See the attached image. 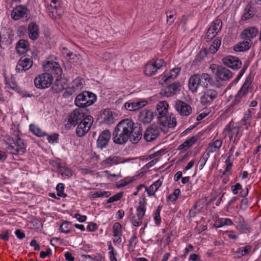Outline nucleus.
<instances>
[{
	"label": "nucleus",
	"mask_w": 261,
	"mask_h": 261,
	"mask_svg": "<svg viewBox=\"0 0 261 261\" xmlns=\"http://www.w3.org/2000/svg\"><path fill=\"white\" fill-rule=\"evenodd\" d=\"M108 249L109 250V256L110 260L118 261L116 258V256L117 255V252L112 246L111 242L109 243Z\"/></svg>",
	"instance_id": "nucleus-50"
},
{
	"label": "nucleus",
	"mask_w": 261,
	"mask_h": 261,
	"mask_svg": "<svg viewBox=\"0 0 261 261\" xmlns=\"http://www.w3.org/2000/svg\"><path fill=\"white\" fill-rule=\"evenodd\" d=\"M161 212V209L160 207H158V210H156V212L155 213L154 215V220L155 221V223L156 225H159L161 223V217L160 215Z\"/></svg>",
	"instance_id": "nucleus-61"
},
{
	"label": "nucleus",
	"mask_w": 261,
	"mask_h": 261,
	"mask_svg": "<svg viewBox=\"0 0 261 261\" xmlns=\"http://www.w3.org/2000/svg\"><path fill=\"white\" fill-rule=\"evenodd\" d=\"M252 44V42L250 39H245V40L241 42L236 45L234 47V50L236 51H244L248 50Z\"/></svg>",
	"instance_id": "nucleus-35"
},
{
	"label": "nucleus",
	"mask_w": 261,
	"mask_h": 261,
	"mask_svg": "<svg viewBox=\"0 0 261 261\" xmlns=\"http://www.w3.org/2000/svg\"><path fill=\"white\" fill-rule=\"evenodd\" d=\"M165 65L166 63L163 59H156L150 60L145 65L144 73L147 76L153 75L156 74Z\"/></svg>",
	"instance_id": "nucleus-8"
},
{
	"label": "nucleus",
	"mask_w": 261,
	"mask_h": 261,
	"mask_svg": "<svg viewBox=\"0 0 261 261\" xmlns=\"http://www.w3.org/2000/svg\"><path fill=\"white\" fill-rule=\"evenodd\" d=\"M71 228V224L68 221L63 222L60 225V229L62 232L68 233L70 232Z\"/></svg>",
	"instance_id": "nucleus-55"
},
{
	"label": "nucleus",
	"mask_w": 261,
	"mask_h": 261,
	"mask_svg": "<svg viewBox=\"0 0 261 261\" xmlns=\"http://www.w3.org/2000/svg\"><path fill=\"white\" fill-rule=\"evenodd\" d=\"M153 117V113L151 110L144 109L140 112L139 119L144 123H148L152 121Z\"/></svg>",
	"instance_id": "nucleus-29"
},
{
	"label": "nucleus",
	"mask_w": 261,
	"mask_h": 261,
	"mask_svg": "<svg viewBox=\"0 0 261 261\" xmlns=\"http://www.w3.org/2000/svg\"><path fill=\"white\" fill-rule=\"evenodd\" d=\"M58 138L59 134L57 133L48 135L47 137L48 142L52 144L57 143Z\"/></svg>",
	"instance_id": "nucleus-59"
},
{
	"label": "nucleus",
	"mask_w": 261,
	"mask_h": 261,
	"mask_svg": "<svg viewBox=\"0 0 261 261\" xmlns=\"http://www.w3.org/2000/svg\"><path fill=\"white\" fill-rule=\"evenodd\" d=\"M111 134L109 130L106 129L102 131L99 135L97 141V146L101 149L105 148L111 138Z\"/></svg>",
	"instance_id": "nucleus-21"
},
{
	"label": "nucleus",
	"mask_w": 261,
	"mask_h": 261,
	"mask_svg": "<svg viewBox=\"0 0 261 261\" xmlns=\"http://www.w3.org/2000/svg\"><path fill=\"white\" fill-rule=\"evenodd\" d=\"M84 85L83 80L80 77L75 79L71 83V90L73 92L81 90Z\"/></svg>",
	"instance_id": "nucleus-39"
},
{
	"label": "nucleus",
	"mask_w": 261,
	"mask_h": 261,
	"mask_svg": "<svg viewBox=\"0 0 261 261\" xmlns=\"http://www.w3.org/2000/svg\"><path fill=\"white\" fill-rule=\"evenodd\" d=\"M64 185L62 183H59L56 187V190L57 192V195L59 197L65 198L67 195L64 193Z\"/></svg>",
	"instance_id": "nucleus-53"
},
{
	"label": "nucleus",
	"mask_w": 261,
	"mask_h": 261,
	"mask_svg": "<svg viewBox=\"0 0 261 261\" xmlns=\"http://www.w3.org/2000/svg\"><path fill=\"white\" fill-rule=\"evenodd\" d=\"M28 34L29 37L32 40H36L39 36V27L34 22H31L28 25Z\"/></svg>",
	"instance_id": "nucleus-33"
},
{
	"label": "nucleus",
	"mask_w": 261,
	"mask_h": 261,
	"mask_svg": "<svg viewBox=\"0 0 261 261\" xmlns=\"http://www.w3.org/2000/svg\"><path fill=\"white\" fill-rule=\"evenodd\" d=\"M96 100V96L91 92L84 91L77 95L75 99V105L80 108H86L92 105Z\"/></svg>",
	"instance_id": "nucleus-7"
},
{
	"label": "nucleus",
	"mask_w": 261,
	"mask_h": 261,
	"mask_svg": "<svg viewBox=\"0 0 261 261\" xmlns=\"http://www.w3.org/2000/svg\"><path fill=\"white\" fill-rule=\"evenodd\" d=\"M87 115L84 111L80 109H76L72 111L68 116V123L70 125L75 126L79 122H81Z\"/></svg>",
	"instance_id": "nucleus-13"
},
{
	"label": "nucleus",
	"mask_w": 261,
	"mask_h": 261,
	"mask_svg": "<svg viewBox=\"0 0 261 261\" xmlns=\"http://www.w3.org/2000/svg\"><path fill=\"white\" fill-rule=\"evenodd\" d=\"M48 8V14L52 18L57 19L61 15L62 9L58 8V0H44Z\"/></svg>",
	"instance_id": "nucleus-11"
},
{
	"label": "nucleus",
	"mask_w": 261,
	"mask_h": 261,
	"mask_svg": "<svg viewBox=\"0 0 261 261\" xmlns=\"http://www.w3.org/2000/svg\"><path fill=\"white\" fill-rule=\"evenodd\" d=\"M80 55H77L71 53L70 56L68 57L66 59L71 63H77L80 61Z\"/></svg>",
	"instance_id": "nucleus-58"
},
{
	"label": "nucleus",
	"mask_w": 261,
	"mask_h": 261,
	"mask_svg": "<svg viewBox=\"0 0 261 261\" xmlns=\"http://www.w3.org/2000/svg\"><path fill=\"white\" fill-rule=\"evenodd\" d=\"M113 235L122 236V226L119 222H115L112 227Z\"/></svg>",
	"instance_id": "nucleus-51"
},
{
	"label": "nucleus",
	"mask_w": 261,
	"mask_h": 261,
	"mask_svg": "<svg viewBox=\"0 0 261 261\" xmlns=\"http://www.w3.org/2000/svg\"><path fill=\"white\" fill-rule=\"evenodd\" d=\"M54 79L49 73H41L37 76L34 80L35 86L40 89L48 88L53 83Z\"/></svg>",
	"instance_id": "nucleus-9"
},
{
	"label": "nucleus",
	"mask_w": 261,
	"mask_h": 261,
	"mask_svg": "<svg viewBox=\"0 0 261 261\" xmlns=\"http://www.w3.org/2000/svg\"><path fill=\"white\" fill-rule=\"evenodd\" d=\"M142 138V132L140 127L133 126V132L129 138L133 144H137Z\"/></svg>",
	"instance_id": "nucleus-38"
},
{
	"label": "nucleus",
	"mask_w": 261,
	"mask_h": 261,
	"mask_svg": "<svg viewBox=\"0 0 261 261\" xmlns=\"http://www.w3.org/2000/svg\"><path fill=\"white\" fill-rule=\"evenodd\" d=\"M169 105L166 101H159L157 105L156 109L158 112L159 116H167L168 111Z\"/></svg>",
	"instance_id": "nucleus-36"
},
{
	"label": "nucleus",
	"mask_w": 261,
	"mask_h": 261,
	"mask_svg": "<svg viewBox=\"0 0 261 261\" xmlns=\"http://www.w3.org/2000/svg\"><path fill=\"white\" fill-rule=\"evenodd\" d=\"M254 15V10L252 5L250 4H248L244 10L243 15V19L246 20L252 17Z\"/></svg>",
	"instance_id": "nucleus-47"
},
{
	"label": "nucleus",
	"mask_w": 261,
	"mask_h": 261,
	"mask_svg": "<svg viewBox=\"0 0 261 261\" xmlns=\"http://www.w3.org/2000/svg\"><path fill=\"white\" fill-rule=\"evenodd\" d=\"M58 172L65 178H68L72 176L71 169L63 164L60 166Z\"/></svg>",
	"instance_id": "nucleus-44"
},
{
	"label": "nucleus",
	"mask_w": 261,
	"mask_h": 261,
	"mask_svg": "<svg viewBox=\"0 0 261 261\" xmlns=\"http://www.w3.org/2000/svg\"><path fill=\"white\" fill-rule=\"evenodd\" d=\"M123 196V192H119L114 196L110 197L107 200V203H111L115 201H117L119 200Z\"/></svg>",
	"instance_id": "nucleus-56"
},
{
	"label": "nucleus",
	"mask_w": 261,
	"mask_h": 261,
	"mask_svg": "<svg viewBox=\"0 0 261 261\" xmlns=\"http://www.w3.org/2000/svg\"><path fill=\"white\" fill-rule=\"evenodd\" d=\"M29 48V42L25 40H20L17 43L16 49L19 54H25Z\"/></svg>",
	"instance_id": "nucleus-37"
},
{
	"label": "nucleus",
	"mask_w": 261,
	"mask_h": 261,
	"mask_svg": "<svg viewBox=\"0 0 261 261\" xmlns=\"http://www.w3.org/2000/svg\"><path fill=\"white\" fill-rule=\"evenodd\" d=\"M217 92L212 89H208L205 91L200 97V102L203 105H210L216 98Z\"/></svg>",
	"instance_id": "nucleus-20"
},
{
	"label": "nucleus",
	"mask_w": 261,
	"mask_h": 261,
	"mask_svg": "<svg viewBox=\"0 0 261 261\" xmlns=\"http://www.w3.org/2000/svg\"><path fill=\"white\" fill-rule=\"evenodd\" d=\"M252 120L251 111L248 110V111L244 114L243 117L240 121V123L242 125H246V129L248 127L250 126Z\"/></svg>",
	"instance_id": "nucleus-41"
},
{
	"label": "nucleus",
	"mask_w": 261,
	"mask_h": 261,
	"mask_svg": "<svg viewBox=\"0 0 261 261\" xmlns=\"http://www.w3.org/2000/svg\"><path fill=\"white\" fill-rule=\"evenodd\" d=\"M236 228L241 233H245L250 232L252 230L250 225L245 222L241 224V225H238L236 226Z\"/></svg>",
	"instance_id": "nucleus-48"
},
{
	"label": "nucleus",
	"mask_w": 261,
	"mask_h": 261,
	"mask_svg": "<svg viewBox=\"0 0 261 261\" xmlns=\"http://www.w3.org/2000/svg\"><path fill=\"white\" fill-rule=\"evenodd\" d=\"M44 71L52 72L55 74L60 76L62 72V69L57 62L53 60H47L44 62L42 65Z\"/></svg>",
	"instance_id": "nucleus-14"
},
{
	"label": "nucleus",
	"mask_w": 261,
	"mask_h": 261,
	"mask_svg": "<svg viewBox=\"0 0 261 261\" xmlns=\"http://www.w3.org/2000/svg\"><path fill=\"white\" fill-rule=\"evenodd\" d=\"M146 201L145 197L140 199L136 207V215L130 218V222L134 226L139 227L143 223V219L146 213Z\"/></svg>",
	"instance_id": "nucleus-4"
},
{
	"label": "nucleus",
	"mask_w": 261,
	"mask_h": 261,
	"mask_svg": "<svg viewBox=\"0 0 261 261\" xmlns=\"http://www.w3.org/2000/svg\"><path fill=\"white\" fill-rule=\"evenodd\" d=\"M242 188V185L240 183H237L236 185L232 186L231 187L232 192L233 194L236 195L238 193L239 191Z\"/></svg>",
	"instance_id": "nucleus-62"
},
{
	"label": "nucleus",
	"mask_w": 261,
	"mask_h": 261,
	"mask_svg": "<svg viewBox=\"0 0 261 261\" xmlns=\"http://www.w3.org/2000/svg\"><path fill=\"white\" fill-rule=\"evenodd\" d=\"M222 62L225 65L233 69H238L242 65V62L238 58L231 55L224 57L222 59Z\"/></svg>",
	"instance_id": "nucleus-16"
},
{
	"label": "nucleus",
	"mask_w": 261,
	"mask_h": 261,
	"mask_svg": "<svg viewBox=\"0 0 261 261\" xmlns=\"http://www.w3.org/2000/svg\"><path fill=\"white\" fill-rule=\"evenodd\" d=\"M209 157L210 154H208V153L207 152L203 153L202 155L201 156L198 161V163L199 164V168L200 170L203 169Z\"/></svg>",
	"instance_id": "nucleus-52"
},
{
	"label": "nucleus",
	"mask_w": 261,
	"mask_h": 261,
	"mask_svg": "<svg viewBox=\"0 0 261 261\" xmlns=\"http://www.w3.org/2000/svg\"><path fill=\"white\" fill-rule=\"evenodd\" d=\"M251 78L250 77H247L242 87L236 95L235 98L231 103L232 106L238 104L241 99L242 97L245 96L248 94L249 90L251 88Z\"/></svg>",
	"instance_id": "nucleus-12"
},
{
	"label": "nucleus",
	"mask_w": 261,
	"mask_h": 261,
	"mask_svg": "<svg viewBox=\"0 0 261 261\" xmlns=\"http://www.w3.org/2000/svg\"><path fill=\"white\" fill-rule=\"evenodd\" d=\"M198 140V137L197 136L191 137L178 146V150L180 151H186L193 146L197 142Z\"/></svg>",
	"instance_id": "nucleus-30"
},
{
	"label": "nucleus",
	"mask_w": 261,
	"mask_h": 261,
	"mask_svg": "<svg viewBox=\"0 0 261 261\" xmlns=\"http://www.w3.org/2000/svg\"><path fill=\"white\" fill-rule=\"evenodd\" d=\"M134 125V122L130 119H125L119 122L113 133L114 143L117 144L125 143L131 136Z\"/></svg>",
	"instance_id": "nucleus-2"
},
{
	"label": "nucleus",
	"mask_w": 261,
	"mask_h": 261,
	"mask_svg": "<svg viewBox=\"0 0 261 261\" xmlns=\"http://www.w3.org/2000/svg\"><path fill=\"white\" fill-rule=\"evenodd\" d=\"M126 162V160L120 156L111 155L104 160L103 162L107 167H111L113 165L122 164Z\"/></svg>",
	"instance_id": "nucleus-27"
},
{
	"label": "nucleus",
	"mask_w": 261,
	"mask_h": 261,
	"mask_svg": "<svg viewBox=\"0 0 261 261\" xmlns=\"http://www.w3.org/2000/svg\"><path fill=\"white\" fill-rule=\"evenodd\" d=\"M252 249L251 246L248 245L244 247H239L236 252L238 258H241L248 254Z\"/></svg>",
	"instance_id": "nucleus-42"
},
{
	"label": "nucleus",
	"mask_w": 261,
	"mask_h": 261,
	"mask_svg": "<svg viewBox=\"0 0 261 261\" xmlns=\"http://www.w3.org/2000/svg\"><path fill=\"white\" fill-rule=\"evenodd\" d=\"M160 134V129L155 125L149 126L144 134V139L148 142L152 141L158 138Z\"/></svg>",
	"instance_id": "nucleus-17"
},
{
	"label": "nucleus",
	"mask_w": 261,
	"mask_h": 261,
	"mask_svg": "<svg viewBox=\"0 0 261 261\" xmlns=\"http://www.w3.org/2000/svg\"><path fill=\"white\" fill-rule=\"evenodd\" d=\"M180 87L181 85L179 82H174L165 87L161 93L166 97L173 96L180 91Z\"/></svg>",
	"instance_id": "nucleus-18"
},
{
	"label": "nucleus",
	"mask_w": 261,
	"mask_h": 261,
	"mask_svg": "<svg viewBox=\"0 0 261 261\" xmlns=\"http://www.w3.org/2000/svg\"><path fill=\"white\" fill-rule=\"evenodd\" d=\"M87 228L89 231L94 232L98 229V226L95 223L90 222L89 223Z\"/></svg>",
	"instance_id": "nucleus-64"
},
{
	"label": "nucleus",
	"mask_w": 261,
	"mask_h": 261,
	"mask_svg": "<svg viewBox=\"0 0 261 261\" xmlns=\"http://www.w3.org/2000/svg\"><path fill=\"white\" fill-rule=\"evenodd\" d=\"M103 122L107 124H113L117 119V114L109 109L104 110L101 114Z\"/></svg>",
	"instance_id": "nucleus-24"
},
{
	"label": "nucleus",
	"mask_w": 261,
	"mask_h": 261,
	"mask_svg": "<svg viewBox=\"0 0 261 261\" xmlns=\"http://www.w3.org/2000/svg\"><path fill=\"white\" fill-rule=\"evenodd\" d=\"M93 122V118L91 116L88 115L79 124L76 133L79 137L85 136L89 131Z\"/></svg>",
	"instance_id": "nucleus-10"
},
{
	"label": "nucleus",
	"mask_w": 261,
	"mask_h": 261,
	"mask_svg": "<svg viewBox=\"0 0 261 261\" xmlns=\"http://www.w3.org/2000/svg\"><path fill=\"white\" fill-rule=\"evenodd\" d=\"M199 77L200 79L201 85L205 86L207 85V83L210 82L211 80L210 75L207 73H202V74H199Z\"/></svg>",
	"instance_id": "nucleus-54"
},
{
	"label": "nucleus",
	"mask_w": 261,
	"mask_h": 261,
	"mask_svg": "<svg viewBox=\"0 0 261 261\" xmlns=\"http://www.w3.org/2000/svg\"><path fill=\"white\" fill-rule=\"evenodd\" d=\"M233 224L232 221L229 218H220L215 221L214 225L216 227L219 228L226 225L230 226Z\"/></svg>",
	"instance_id": "nucleus-40"
},
{
	"label": "nucleus",
	"mask_w": 261,
	"mask_h": 261,
	"mask_svg": "<svg viewBox=\"0 0 261 261\" xmlns=\"http://www.w3.org/2000/svg\"><path fill=\"white\" fill-rule=\"evenodd\" d=\"M100 175L101 176L105 177L110 181H112L113 179L112 178H115L116 179H118L119 178L121 177V175L120 174H111L109 171H103L100 173Z\"/></svg>",
	"instance_id": "nucleus-49"
},
{
	"label": "nucleus",
	"mask_w": 261,
	"mask_h": 261,
	"mask_svg": "<svg viewBox=\"0 0 261 261\" xmlns=\"http://www.w3.org/2000/svg\"><path fill=\"white\" fill-rule=\"evenodd\" d=\"M158 121L160 128L164 133L171 132L176 125V120L174 114H170L167 116H159Z\"/></svg>",
	"instance_id": "nucleus-6"
},
{
	"label": "nucleus",
	"mask_w": 261,
	"mask_h": 261,
	"mask_svg": "<svg viewBox=\"0 0 261 261\" xmlns=\"http://www.w3.org/2000/svg\"><path fill=\"white\" fill-rule=\"evenodd\" d=\"M10 136H6L4 141L8 145L6 149L10 153L14 155H22L26 151L27 145L20 137V132L17 129H11Z\"/></svg>",
	"instance_id": "nucleus-1"
},
{
	"label": "nucleus",
	"mask_w": 261,
	"mask_h": 261,
	"mask_svg": "<svg viewBox=\"0 0 261 261\" xmlns=\"http://www.w3.org/2000/svg\"><path fill=\"white\" fill-rule=\"evenodd\" d=\"M147 103V101L145 99L138 101H129L125 103L124 107L128 111H136L145 106Z\"/></svg>",
	"instance_id": "nucleus-26"
},
{
	"label": "nucleus",
	"mask_w": 261,
	"mask_h": 261,
	"mask_svg": "<svg viewBox=\"0 0 261 261\" xmlns=\"http://www.w3.org/2000/svg\"><path fill=\"white\" fill-rule=\"evenodd\" d=\"M221 21L220 20L218 19L214 21L207 30L206 33L207 38L208 39L213 38L221 30Z\"/></svg>",
	"instance_id": "nucleus-22"
},
{
	"label": "nucleus",
	"mask_w": 261,
	"mask_h": 261,
	"mask_svg": "<svg viewBox=\"0 0 261 261\" xmlns=\"http://www.w3.org/2000/svg\"><path fill=\"white\" fill-rule=\"evenodd\" d=\"M210 69L215 74L218 81L227 82L229 81L233 76L230 70L217 64H211Z\"/></svg>",
	"instance_id": "nucleus-5"
},
{
	"label": "nucleus",
	"mask_w": 261,
	"mask_h": 261,
	"mask_svg": "<svg viewBox=\"0 0 261 261\" xmlns=\"http://www.w3.org/2000/svg\"><path fill=\"white\" fill-rule=\"evenodd\" d=\"M134 125V122L130 119H125L119 122L113 133L114 143L117 144L125 143L131 136Z\"/></svg>",
	"instance_id": "nucleus-3"
},
{
	"label": "nucleus",
	"mask_w": 261,
	"mask_h": 261,
	"mask_svg": "<svg viewBox=\"0 0 261 261\" xmlns=\"http://www.w3.org/2000/svg\"><path fill=\"white\" fill-rule=\"evenodd\" d=\"M180 70V67H176L169 71H165V72L161 75V80L160 82L163 84L170 82L175 80L178 75Z\"/></svg>",
	"instance_id": "nucleus-15"
},
{
	"label": "nucleus",
	"mask_w": 261,
	"mask_h": 261,
	"mask_svg": "<svg viewBox=\"0 0 261 261\" xmlns=\"http://www.w3.org/2000/svg\"><path fill=\"white\" fill-rule=\"evenodd\" d=\"M30 130L34 135L39 137H44L46 135L45 132L43 131L38 126L33 124L30 125Z\"/></svg>",
	"instance_id": "nucleus-45"
},
{
	"label": "nucleus",
	"mask_w": 261,
	"mask_h": 261,
	"mask_svg": "<svg viewBox=\"0 0 261 261\" xmlns=\"http://www.w3.org/2000/svg\"><path fill=\"white\" fill-rule=\"evenodd\" d=\"M199 78L198 74H195L190 77L188 86L191 92L193 93L196 92L199 86L201 85L200 79Z\"/></svg>",
	"instance_id": "nucleus-28"
},
{
	"label": "nucleus",
	"mask_w": 261,
	"mask_h": 261,
	"mask_svg": "<svg viewBox=\"0 0 261 261\" xmlns=\"http://www.w3.org/2000/svg\"><path fill=\"white\" fill-rule=\"evenodd\" d=\"M221 44V39L218 38L215 39L213 43L208 48V52L211 54H215L216 53Z\"/></svg>",
	"instance_id": "nucleus-43"
},
{
	"label": "nucleus",
	"mask_w": 261,
	"mask_h": 261,
	"mask_svg": "<svg viewBox=\"0 0 261 261\" xmlns=\"http://www.w3.org/2000/svg\"><path fill=\"white\" fill-rule=\"evenodd\" d=\"M258 33V30L255 27H249L245 29L241 34V37L243 39H250L255 37Z\"/></svg>",
	"instance_id": "nucleus-32"
},
{
	"label": "nucleus",
	"mask_w": 261,
	"mask_h": 261,
	"mask_svg": "<svg viewBox=\"0 0 261 261\" xmlns=\"http://www.w3.org/2000/svg\"><path fill=\"white\" fill-rule=\"evenodd\" d=\"M175 109L181 115L183 116H188L192 112V109L190 106L185 102L180 100L176 101Z\"/></svg>",
	"instance_id": "nucleus-23"
},
{
	"label": "nucleus",
	"mask_w": 261,
	"mask_h": 261,
	"mask_svg": "<svg viewBox=\"0 0 261 261\" xmlns=\"http://www.w3.org/2000/svg\"><path fill=\"white\" fill-rule=\"evenodd\" d=\"M32 64L31 58H21L18 62L16 70L18 72L26 71L32 67Z\"/></svg>",
	"instance_id": "nucleus-25"
},
{
	"label": "nucleus",
	"mask_w": 261,
	"mask_h": 261,
	"mask_svg": "<svg viewBox=\"0 0 261 261\" xmlns=\"http://www.w3.org/2000/svg\"><path fill=\"white\" fill-rule=\"evenodd\" d=\"M222 143L223 140L222 139H217L214 141L210 142L207 145L206 152L210 154V153L219 151L222 145Z\"/></svg>",
	"instance_id": "nucleus-31"
},
{
	"label": "nucleus",
	"mask_w": 261,
	"mask_h": 261,
	"mask_svg": "<svg viewBox=\"0 0 261 261\" xmlns=\"http://www.w3.org/2000/svg\"><path fill=\"white\" fill-rule=\"evenodd\" d=\"M163 181V178H160L154 181L149 188L145 187V191L147 192L148 196H150L154 195L155 193L158 190L159 188L162 186Z\"/></svg>",
	"instance_id": "nucleus-34"
},
{
	"label": "nucleus",
	"mask_w": 261,
	"mask_h": 261,
	"mask_svg": "<svg viewBox=\"0 0 261 261\" xmlns=\"http://www.w3.org/2000/svg\"><path fill=\"white\" fill-rule=\"evenodd\" d=\"M164 152V150H160L155 153H154L151 159H153L152 160H151L150 162H149L147 164L146 166L147 168H150L151 167H152L154 166L159 161V159L160 158L162 154Z\"/></svg>",
	"instance_id": "nucleus-46"
},
{
	"label": "nucleus",
	"mask_w": 261,
	"mask_h": 261,
	"mask_svg": "<svg viewBox=\"0 0 261 261\" xmlns=\"http://www.w3.org/2000/svg\"><path fill=\"white\" fill-rule=\"evenodd\" d=\"M225 233L227 234L228 238L231 240H237L239 238V236L234 231L232 230L226 231Z\"/></svg>",
	"instance_id": "nucleus-60"
},
{
	"label": "nucleus",
	"mask_w": 261,
	"mask_h": 261,
	"mask_svg": "<svg viewBox=\"0 0 261 261\" xmlns=\"http://www.w3.org/2000/svg\"><path fill=\"white\" fill-rule=\"evenodd\" d=\"M180 193V191L179 189H175L174 192L168 196V199L172 202L175 201L177 199Z\"/></svg>",
	"instance_id": "nucleus-57"
},
{
	"label": "nucleus",
	"mask_w": 261,
	"mask_h": 261,
	"mask_svg": "<svg viewBox=\"0 0 261 261\" xmlns=\"http://www.w3.org/2000/svg\"><path fill=\"white\" fill-rule=\"evenodd\" d=\"M29 12V10L26 7L19 5L13 10L11 17L14 20H17L22 17H27Z\"/></svg>",
	"instance_id": "nucleus-19"
},
{
	"label": "nucleus",
	"mask_w": 261,
	"mask_h": 261,
	"mask_svg": "<svg viewBox=\"0 0 261 261\" xmlns=\"http://www.w3.org/2000/svg\"><path fill=\"white\" fill-rule=\"evenodd\" d=\"M64 87L61 84L60 81H57L53 89L56 92H60L64 89Z\"/></svg>",
	"instance_id": "nucleus-63"
}]
</instances>
